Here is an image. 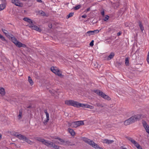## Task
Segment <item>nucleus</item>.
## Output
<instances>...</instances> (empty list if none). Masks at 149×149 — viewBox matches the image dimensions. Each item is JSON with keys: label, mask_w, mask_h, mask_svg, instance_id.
I'll list each match as a JSON object with an SVG mask.
<instances>
[{"label": "nucleus", "mask_w": 149, "mask_h": 149, "mask_svg": "<svg viewBox=\"0 0 149 149\" xmlns=\"http://www.w3.org/2000/svg\"><path fill=\"white\" fill-rule=\"evenodd\" d=\"M81 139L86 143L96 149H103L102 148L100 147L97 144L95 143L93 141L87 138L82 137L81 138Z\"/></svg>", "instance_id": "nucleus-1"}, {"label": "nucleus", "mask_w": 149, "mask_h": 149, "mask_svg": "<svg viewBox=\"0 0 149 149\" xmlns=\"http://www.w3.org/2000/svg\"><path fill=\"white\" fill-rule=\"evenodd\" d=\"M141 117V116L140 115H135L125 120L124 122V124L126 125H129L139 120Z\"/></svg>", "instance_id": "nucleus-2"}, {"label": "nucleus", "mask_w": 149, "mask_h": 149, "mask_svg": "<svg viewBox=\"0 0 149 149\" xmlns=\"http://www.w3.org/2000/svg\"><path fill=\"white\" fill-rule=\"evenodd\" d=\"M40 142L42 143L43 144L45 145L49 146L52 147L56 149H58L59 148V146L55 145L54 143L52 142H49L45 140L44 139L40 138H38L37 139Z\"/></svg>", "instance_id": "nucleus-3"}, {"label": "nucleus", "mask_w": 149, "mask_h": 149, "mask_svg": "<svg viewBox=\"0 0 149 149\" xmlns=\"http://www.w3.org/2000/svg\"><path fill=\"white\" fill-rule=\"evenodd\" d=\"M10 37L8 38L9 39H11L12 41L17 47H26V45L22 43L21 42H19L12 35L10 36Z\"/></svg>", "instance_id": "nucleus-4"}, {"label": "nucleus", "mask_w": 149, "mask_h": 149, "mask_svg": "<svg viewBox=\"0 0 149 149\" xmlns=\"http://www.w3.org/2000/svg\"><path fill=\"white\" fill-rule=\"evenodd\" d=\"M84 122L82 120L75 121L68 123L69 126L72 127H77L79 126L84 125Z\"/></svg>", "instance_id": "nucleus-5"}, {"label": "nucleus", "mask_w": 149, "mask_h": 149, "mask_svg": "<svg viewBox=\"0 0 149 149\" xmlns=\"http://www.w3.org/2000/svg\"><path fill=\"white\" fill-rule=\"evenodd\" d=\"M15 136L19 139L25 141L29 144H31L32 143V142L29 139L20 134L16 133L15 134Z\"/></svg>", "instance_id": "nucleus-6"}, {"label": "nucleus", "mask_w": 149, "mask_h": 149, "mask_svg": "<svg viewBox=\"0 0 149 149\" xmlns=\"http://www.w3.org/2000/svg\"><path fill=\"white\" fill-rule=\"evenodd\" d=\"M51 71L55 74L61 77H63L61 71L57 67H52L51 68Z\"/></svg>", "instance_id": "nucleus-7"}, {"label": "nucleus", "mask_w": 149, "mask_h": 149, "mask_svg": "<svg viewBox=\"0 0 149 149\" xmlns=\"http://www.w3.org/2000/svg\"><path fill=\"white\" fill-rule=\"evenodd\" d=\"M65 104L68 105L73 106L75 107H78V102L71 100H66L65 102Z\"/></svg>", "instance_id": "nucleus-8"}, {"label": "nucleus", "mask_w": 149, "mask_h": 149, "mask_svg": "<svg viewBox=\"0 0 149 149\" xmlns=\"http://www.w3.org/2000/svg\"><path fill=\"white\" fill-rule=\"evenodd\" d=\"M94 92L99 95L101 96L105 99L108 100H111V98L109 97L107 95H106L102 91H100L99 90H96L94 91Z\"/></svg>", "instance_id": "nucleus-9"}, {"label": "nucleus", "mask_w": 149, "mask_h": 149, "mask_svg": "<svg viewBox=\"0 0 149 149\" xmlns=\"http://www.w3.org/2000/svg\"><path fill=\"white\" fill-rule=\"evenodd\" d=\"M11 2L16 6L22 7L23 6V3L19 0H11Z\"/></svg>", "instance_id": "nucleus-10"}, {"label": "nucleus", "mask_w": 149, "mask_h": 149, "mask_svg": "<svg viewBox=\"0 0 149 149\" xmlns=\"http://www.w3.org/2000/svg\"><path fill=\"white\" fill-rule=\"evenodd\" d=\"M28 26L31 29H34L36 31H37L39 32H40L41 31L40 28L35 25L33 24V22L32 23L31 25H29Z\"/></svg>", "instance_id": "nucleus-11"}, {"label": "nucleus", "mask_w": 149, "mask_h": 149, "mask_svg": "<svg viewBox=\"0 0 149 149\" xmlns=\"http://www.w3.org/2000/svg\"><path fill=\"white\" fill-rule=\"evenodd\" d=\"M99 31L98 30L89 31L87 32L86 34L87 36H89L91 35H93L95 34L98 33Z\"/></svg>", "instance_id": "nucleus-12"}, {"label": "nucleus", "mask_w": 149, "mask_h": 149, "mask_svg": "<svg viewBox=\"0 0 149 149\" xmlns=\"http://www.w3.org/2000/svg\"><path fill=\"white\" fill-rule=\"evenodd\" d=\"M101 142L103 143H106L107 144H111L114 142V141L113 140H109L107 139H103L101 141Z\"/></svg>", "instance_id": "nucleus-13"}, {"label": "nucleus", "mask_w": 149, "mask_h": 149, "mask_svg": "<svg viewBox=\"0 0 149 149\" xmlns=\"http://www.w3.org/2000/svg\"><path fill=\"white\" fill-rule=\"evenodd\" d=\"M127 139L130 141L136 147L138 144H139V143L136 142V141H135L134 139H133L130 137H128L127 138Z\"/></svg>", "instance_id": "nucleus-14"}, {"label": "nucleus", "mask_w": 149, "mask_h": 149, "mask_svg": "<svg viewBox=\"0 0 149 149\" xmlns=\"http://www.w3.org/2000/svg\"><path fill=\"white\" fill-rule=\"evenodd\" d=\"M45 112L46 114V119L44 120L42 118V120L44 124H46L49 120V116L47 111H45Z\"/></svg>", "instance_id": "nucleus-15"}, {"label": "nucleus", "mask_w": 149, "mask_h": 149, "mask_svg": "<svg viewBox=\"0 0 149 149\" xmlns=\"http://www.w3.org/2000/svg\"><path fill=\"white\" fill-rule=\"evenodd\" d=\"M23 20L25 22L29 23V24H28V26L29 25H31L32 23H33V22L32 21V20L27 17H26L24 18H23Z\"/></svg>", "instance_id": "nucleus-16"}, {"label": "nucleus", "mask_w": 149, "mask_h": 149, "mask_svg": "<svg viewBox=\"0 0 149 149\" xmlns=\"http://www.w3.org/2000/svg\"><path fill=\"white\" fill-rule=\"evenodd\" d=\"M2 30V32H3V33L5 34V35L8 38H9V37H10V36L11 35L10 34H8V31L6 30H5V29H1Z\"/></svg>", "instance_id": "nucleus-17"}, {"label": "nucleus", "mask_w": 149, "mask_h": 149, "mask_svg": "<svg viewBox=\"0 0 149 149\" xmlns=\"http://www.w3.org/2000/svg\"><path fill=\"white\" fill-rule=\"evenodd\" d=\"M56 139H58V141H55L56 143H58L59 144H61L64 142V140L61 139L59 138L58 137L56 138Z\"/></svg>", "instance_id": "nucleus-18"}, {"label": "nucleus", "mask_w": 149, "mask_h": 149, "mask_svg": "<svg viewBox=\"0 0 149 149\" xmlns=\"http://www.w3.org/2000/svg\"><path fill=\"white\" fill-rule=\"evenodd\" d=\"M0 94L2 96L4 95L5 94L4 89L2 87H0Z\"/></svg>", "instance_id": "nucleus-19"}, {"label": "nucleus", "mask_w": 149, "mask_h": 149, "mask_svg": "<svg viewBox=\"0 0 149 149\" xmlns=\"http://www.w3.org/2000/svg\"><path fill=\"white\" fill-rule=\"evenodd\" d=\"M83 108H88L92 109H94V107L90 105L87 104H84Z\"/></svg>", "instance_id": "nucleus-20"}, {"label": "nucleus", "mask_w": 149, "mask_h": 149, "mask_svg": "<svg viewBox=\"0 0 149 149\" xmlns=\"http://www.w3.org/2000/svg\"><path fill=\"white\" fill-rule=\"evenodd\" d=\"M6 4L1 3L0 4V11L3 10L6 7Z\"/></svg>", "instance_id": "nucleus-21"}, {"label": "nucleus", "mask_w": 149, "mask_h": 149, "mask_svg": "<svg viewBox=\"0 0 149 149\" xmlns=\"http://www.w3.org/2000/svg\"><path fill=\"white\" fill-rule=\"evenodd\" d=\"M114 55L115 54L114 53L111 52L107 57V60H111V59L113 58Z\"/></svg>", "instance_id": "nucleus-22"}, {"label": "nucleus", "mask_w": 149, "mask_h": 149, "mask_svg": "<svg viewBox=\"0 0 149 149\" xmlns=\"http://www.w3.org/2000/svg\"><path fill=\"white\" fill-rule=\"evenodd\" d=\"M68 132L71 135L74 136L75 135V132L73 129L70 128H68Z\"/></svg>", "instance_id": "nucleus-23"}, {"label": "nucleus", "mask_w": 149, "mask_h": 149, "mask_svg": "<svg viewBox=\"0 0 149 149\" xmlns=\"http://www.w3.org/2000/svg\"><path fill=\"white\" fill-rule=\"evenodd\" d=\"M28 81L31 85L32 86L33 84V82L30 76L28 77Z\"/></svg>", "instance_id": "nucleus-24"}, {"label": "nucleus", "mask_w": 149, "mask_h": 149, "mask_svg": "<svg viewBox=\"0 0 149 149\" xmlns=\"http://www.w3.org/2000/svg\"><path fill=\"white\" fill-rule=\"evenodd\" d=\"M22 113L21 110H20L19 111V114L18 116V119L19 120L20 119L22 118Z\"/></svg>", "instance_id": "nucleus-25"}, {"label": "nucleus", "mask_w": 149, "mask_h": 149, "mask_svg": "<svg viewBox=\"0 0 149 149\" xmlns=\"http://www.w3.org/2000/svg\"><path fill=\"white\" fill-rule=\"evenodd\" d=\"M0 38L1 40L2 41L7 42V40L2 35L0 34Z\"/></svg>", "instance_id": "nucleus-26"}, {"label": "nucleus", "mask_w": 149, "mask_h": 149, "mask_svg": "<svg viewBox=\"0 0 149 149\" xmlns=\"http://www.w3.org/2000/svg\"><path fill=\"white\" fill-rule=\"evenodd\" d=\"M84 104L78 102V105L77 107H82L83 108Z\"/></svg>", "instance_id": "nucleus-27"}, {"label": "nucleus", "mask_w": 149, "mask_h": 149, "mask_svg": "<svg viewBox=\"0 0 149 149\" xmlns=\"http://www.w3.org/2000/svg\"><path fill=\"white\" fill-rule=\"evenodd\" d=\"M81 6L80 5H79L74 7V10H77L81 8Z\"/></svg>", "instance_id": "nucleus-28"}, {"label": "nucleus", "mask_w": 149, "mask_h": 149, "mask_svg": "<svg viewBox=\"0 0 149 149\" xmlns=\"http://www.w3.org/2000/svg\"><path fill=\"white\" fill-rule=\"evenodd\" d=\"M109 18V17L107 15H106L104 16V18L103 19V20L105 21H107V20H108Z\"/></svg>", "instance_id": "nucleus-29"}, {"label": "nucleus", "mask_w": 149, "mask_h": 149, "mask_svg": "<svg viewBox=\"0 0 149 149\" xmlns=\"http://www.w3.org/2000/svg\"><path fill=\"white\" fill-rule=\"evenodd\" d=\"M74 15L73 13H70L67 16V18L68 19L70 17Z\"/></svg>", "instance_id": "nucleus-30"}, {"label": "nucleus", "mask_w": 149, "mask_h": 149, "mask_svg": "<svg viewBox=\"0 0 149 149\" xmlns=\"http://www.w3.org/2000/svg\"><path fill=\"white\" fill-rule=\"evenodd\" d=\"M125 64L127 65H129V62L128 58H126L125 60Z\"/></svg>", "instance_id": "nucleus-31"}, {"label": "nucleus", "mask_w": 149, "mask_h": 149, "mask_svg": "<svg viewBox=\"0 0 149 149\" xmlns=\"http://www.w3.org/2000/svg\"><path fill=\"white\" fill-rule=\"evenodd\" d=\"M139 26L140 27V29H141V31H143L144 30V28H143V26H142V24H141V22H139Z\"/></svg>", "instance_id": "nucleus-32"}, {"label": "nucleus", "mask_w": 149, "mask_h": 149, "mask_svg": "<svg viewBox=\"0 0 149 149\" xmlns=\"http://www.w3.org/2000/svg\"><path fill=\"white\" fill-rule=\"evenodd\" d=\"M96 104L97 106L98 107H104V106L102 104L99 103H97Z\"/></svg>", "instance_id": "nucleus-33"}, {"label": "nucleus", "mask_w": 149, "mask_h": 149, "mask_svg": "<svg viewBox=\"0 0 149 149\" xmlns=\"http://www.w3.org/2000/svg\"><path fill=\"white\" fill-rule=\"evenodd\" d=\"M146 60L148 63L149 64V52L148 53Z\"/></svg>", "instance_id": "nucleus-34"}, {"label": "nucleus", "mask_w": 149, "mask_h": 149, "mask_svg": "<svg viewBox=\"0 0 149 149\" xmlns=\"http://www.w3.org/2000/svg\"><path fill=\"white\" fill-rule=\"evenodd\" d=\"M39 14L42 15H44L45 14L44 12L42 11H40L39 12Z\"/></svg>", "instance_id": "nucleus-35"}, {"label": "nucleus", "mask_w": 149, "mask_h": 149, "mask_svg": "<svg viewBox=\"0 0 149 149\" xmlns=\"http://www.w3.org/2000/svg\"><path fill=\"white\" fill-rule=\"evenodd\" d=\"M138 149H143L141 147V146H140V145L139 144L136 147Z\"/></svg>", "instance_id": "nucleus-36"}, {"label": "nucleus", "mask_w": 149, "mask_h": 149, "mask_svg": "<svg viewBox=\"0 0 149 149\" xmlns=\"http://www.w3.org/2000/svg\"><path fill=\"white\" fill-rule=\"evenodd\" d=\"M0 1L1 2V3H6V0H0Z\"/></svg>", "instance_id": "nucleus-37"}, {"label": "nucleus", "mask_w": 149, "mask_h": 149, "mask_svg": "<svg viewBox=\"0 0 149 149\" xmlns=\"http://www.w3.org/2000/svg\"><path fill=\"white\" fill-rule=\"evenodd\" d=\"M94 41L92 40L91 42L90 43V45L91 46H93V45Z\"/></svg>", "instance_id": "nucleus-38"}, {"label": "nucleus", "mask_w": 149, "mask_h": 149, "mask_svg": "<svg viewBox=\"0 0 149 149\" xmlns=\"http://www.w3.org/2000/svg\"><path fill=\"white\" fill-rule=\"evenodd\" d=\"M101 14H102V15L104 17V11L103 10L101 12Z\"/></svg>", "instance_id": "nucleus-39"}, {"label": "nucleus", "mask_w": 149, "mask_h": 149, "mask_svg": "<svg viewBox=\"0 0 149 149\" xmlns=\"http://www.w3.org/2000/svg\"><path fill=\"white\" fill-rule=\"evenodd\" d=\"M48 26L49 28H51L52 27V24H49L48 25Z\"/></svg>", "instance_id": "nucleus-40"}, {"label": "nucleus", "mask_w": 149, "mask_h": 149, "mask_svg": "<svg viewBox=\"0 0 149 149\" xmlns=\"http://www.w3.org/2000/svg\"><path fill=\"white\" fill-rule=\"evenodd\" d=\"M87 15H84L82 16L81 17L82 18H85L86 17Z\"/></svg>", "instance_id": "nucleus-41"}, {"label": "nucleus", "mask_w": 149, "mask_h": 149, "mask_svg": "<svg viewBox=\"0 0 149 149\" xmlns=\"http://www.w3.org/2000/svg\"><path fill=\"white\" fill-rule=\"evenodd\" d=\"M121 34V32H119L117 34V35L118 36H119Z\"/></svg>", "instance_id": "nucleus-42"}, {"label": "nucleus", "mask_w": 149, "mask_h": 149, "mask_svg": "<svg viewBox=\"0 0 149 149\" xmlns=\"http://www.w3.org/2000/svg\"><path fill=\"white\" fill-rule=\"evenodd\" d=\"M36 1L38 2H40V3H42V0H36Z\"/></svg>", "instance_id": "nucleus-43"}, {"label": "nucleus", "mask_w": 149, "mask_h": 149, "mask_svg": "<svg viewBox=\"0 0 149 149\" xmlns=\"http://www.w3.org/2000/svg\"><path fill=\"white\" fill-rule=\"evenodd\" d=\"M90 8H87V9H86V12L89 11H90Z\"/></svg>", "instance_id": "nucleus-44"}, {"label": "nucleus", "mask_w": 149, "mask_h": 149, "mask_svg": "<svg viewBox=\"0 0 149 149\" xmlns=\"http://www.w3.org/2000/svg\"><path fill=\"white\" fill-rule=\"evenodd\" d=\"M120 148H121V149H127L126 148L124 147H120Z\"/></svg>", "instance_id": "nucleus-45"}, {"label": "nucleus", "mask_w": 149, "mask_h": 149, "mask_svg": "<svg viewBox=\"0 0 149 149\" xmlns=\"http://www.w3.org/2000/svg\"><path fill=\"white\" fill-rule=\"evenodd\" d=\"M1 134H0V139H1Z\"/></svg>", "instance_id": "nucleus-46"}]
</instances>
